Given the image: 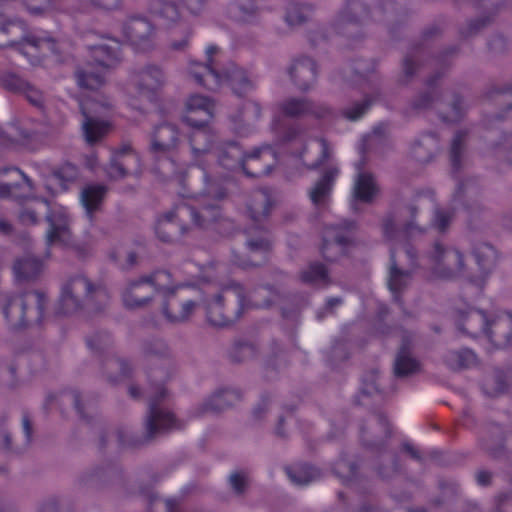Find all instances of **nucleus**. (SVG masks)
I'll list each match as a JSON object with an SVG mask.
<instances>
[{"mask_svg": "<svg viewBox=\"0 0 512 512\" xmlns=\"http://www.w3.org/2000/svg\"><path fill=\"white\" fill-rule=\"evenodd\" d=\"M224 193L216 191L214 184H208L206 194L200 195L195 199L197 207L191 204L177 206L175 212H170L162 216L156 226V233L163 241H170L172 234L176 230L174 217L183 220L187 216L192 218L193 223L199 227H206L209 223L215 221L219 216V209L216 203H210L213 200L223 198Z\"/></svg>", "mask_w": 512, "mask_h": 512, "instance_id": "nucleus-1", "label": "nucleus"}, {"mask_svg": "<svg viewBox=\"0 0 512 512\" xmlns=\"http://www.w3.org/2000/svg\"><path fill=\"white\" fill-rule=\"evenodd\" d=\"M43 213H46L49 222L48 244L67 243L70 238V220L66 207L59 204H50L36 197L27 198L19 219L24 225H34L38 221V215Z\"/></svg>", "mask_w": 512, "mask_h": 512, "instance_id": "nucleus-2", "label": "nucleus"}, {"mask_svg": "<svg viewBox=\"0 0 512 512\" xmlns=\"http://www.w3.org/2000/svg\"><path fill=\"white\" fill-rule=\"evenodd\" d=\"M213 140L214 136L210 140L202 142V144L205 145V151L200 152L198 157L192 153L193 159L198 165H201L202 159L212 160L217 158L221 166L228 170H235L238 168L244 169L245 163L249 160L260 159L264 162H268L269 160L274 162L276 160V154L269 146L258 147L253 149L250 153H244L234 142L223 143L212 149Z\"/></svg>", "mask_w": 512, "mask_h": 512, "instance_id": "nucleus-3", "label": "nucleus"}, {"mask_svg": "<svg viewBox=\"0 0 512 512\" xmlns=\"http://www.w3.org/2000/svg\"><path fill=\"white\" fill-rule=\"evenodd\" d=\"M416 228L411 224L407 226L405 232L396 230L393 223L388 222L384 225L385 237L389 240L397 239L399 247L391 249V267L389 273L388 286L390 291L396 297V294L405 287L410 280V272L407 267L414 265V254L412 248L405 242L406 235L414 234Z\"/></svg>", "mask_w": 512, "mask_h": 512, "instance_id": "nucleus-4", "label": "nucleus"}, {"mask_svg": "<svg viewBox=\"0 0 512 512\" xmlns=\"http://www.w3.org/2000/svg\"><path fill=\"white\" fill-rule=\"evenodd\" d=\"M462 321L465 332L472 337H485L496 347H505L512 339V316L508 313L489 320L483 312L471 310Z\"/></svg>", "mask_w": 512, "mask_h": 512, "instance_id": "nucleus-5", "label": "nucleus"}, {"mask_svg": "<svg viewBox=\"0 0 512 512\" xmlns=\"http://www.w3.org/2000/svg\"><path fill=\"white\" fill-rule=\"evenodd\" d=\"M216 52V47L209 46L206 49L208 64L191 62L188 68L190 76L199 84L208 89L219 88L227 80L229 85L237 94L248 92L252 88V83L248 80L245 72L236 66L230 67V72L226 79L222 78L215 70V64L211 56Z\"/></svg>", "mask_w": 512, "mask_h": 512, "instance_id": "nucleus-6", "label": "nucleus"}, {"mask_svg": "<svg viewBox=\"0 0 512 512\" xmlns=\"http://www.w3.org/2000/svg\"><path fill=\"white\" fill-rule=\"evenodd\" d=\"M213 113L214 103L208 97L192 95L186 100L183 121L194 128L190 136V145L196 157L200 152L205 151V145L202 142L213 137V131L205 127L213 117Z\"/></svg>", "mask_w": 512, "mask_h": 512, "instance_id": "nucleus-7", "label": "nucleus"}, {"mask_svg": "<svg viewBox=\"0 0 512 512\" xmlns=\"http://www.w3.org/2000/svg\"><path fill=\"white\" fill-rule=\"evenodd\" d=\"M120 45L116 40L107 39L92 46L93 61L84 70L77 73V81L81 87L95 90L105 81L109 68L114 67L120 60Z\"/></svg>", "mask_w": 512, "mask_h": 512, "instance_id": "nucleus-8", "label": "nucleus"}, {"mask_svg": "<svg viewBox=\"0 0 512 512\" xmlns=\"http://www.w3.org/2000/svg\"><path fill=\"white\" fill-rule=\"evenodd\" d=\"M112 106V102L98 92L87 94L80 100V108L84 116L82 129L88 143L99 141L110 131L111 123L99 117L108 115Z\"/></svg>", "mask_w": 512, "mask_h": 512, "instance_id": "nucleus-9", "label": "nucleus"}, {"mask_svg": "<svg viewBox=\"0 0 512 512\" xmlns=\"http://www.w3.org/2000/svg\"><path fill=\"white\" fill-rule=\"evenodd\" d=\"M105 296L104 290L94 288L86 277L77 275L63 284L56 312L60 315L73 314L88 305L92 298L101 299Z\"/></svg>", "mask_w": 512, "mask_h": 512, "instance_id": "nucleus-10", "label": "nucleus"}, {"mask_svg": "<svg viewBox=\"0 0 512 512\" xmlns=\"http://www.w3.org/2000/svg\"><path fill=\"white\" fill-rule=\"evenodd\" d=\"M428 267L434 278L452 279L464 266L463 255L456 249L436 243L427 257Z\"/></svg>", "mask_w": 512, "mask_h": 512, "instance_id": "nucleus-11", "label": "nucleus"}, {"mask_svg": "<svg viewBox=\"0 0 512 512\" xmlns=\"http://www.w3.org/2000/svg\"><path fill=\"white\" fill-rule=\"evenodd\" d=\"M0 31L23 38V42L21 43H18L15 40H11L5 44L4 47L16 48L24 55L34 56V54L38 51L42 52L43 54H45L46 51H50L52 53L56 52L55 41L49 37L46 32L33 33L29 36H25L24 27L21 23L18 22H9L0 28Z\"/></svg>", "mask_w": 512, "mask_h": 512, "instance_id": "nucleus-12", "label": "nucleus"}, {"mask_svg": "<svg viewBox=\"0 0 512 512\" xmlns=\"http://www.w3.org/2000/svg\"><path fill=\"white\" fill-rule=\"evenodd\" d=\"M165 82L163 72L157 67H147L134 73L126 86L129 104L137 107L136 100H151L152 92L161 87Z\"/></svg>", "mask_w": 512, "mask_h": 512, "instance_id": "nucleus-13", "label": "nucleus"}, {"mask_svg": "<svg viewBox=\"0 0 512 512\" xmlns=\"http://www.w3.org/2000/svg\"><path fill=\"white\" fill-rule=\"evenodd\" d=\"M44 295L40 292H29L10 300L4 310L5 317L13 327L19 328L26 324V318L35 313V320L40 321L44 307Z\"/></svg>", "mask_w": 512, "mask_h": 512, "instance_id": "nucleus-14", "label": "nucleus"}, {"mask_svg": "<svg viewBox=\"0 0 512 512\" xmlns=\"http://www.w3.org/2000/svg\"><path fill=\"white\" fill-rule=\"evenodd\" d=\"M352 227V223L343 222L339 227L325 229L321 250L326 259L333 261L345 253L351 241Z\"/></svg>", "mask_w": 512, "mask_h": 512, "instance_id": "nucleus-15", "label": "nucleus"}, {"mask_svg": "<svg viewBox=\"0 0 512 512\" xmlns=\"http://www.w3.org/2000/svg\"><path fill=\"white\" fill-rule=\"evenodd\" d=\"M124 34L131 44L140 50L146 51L154 44V28L146 19L129 20L124 26Z\"/></svg>", "mask_w": 512, "mask_h": 512, "instance_id": "nucleus-16", "label": "nucleus"}, {"mask_svg": "<svg viewBox=\"0 0 512 512\" xmlns=\"http://www.w3.org/2000/svg\"><path fill=\"white\" fill-rule=\"evenodd\" d=\"M140 167L139 157L130 147L126 146L114 154L107 168L110 179H120L128 173H138Z\"/></svg>", "mask_w": 512, "mask_h": 512, "instance_id": "nucleus-17", "label": "nucleus"}, {"mask_svg": "<svg viewBox=\"0 0 512 512\" xmlns=\"http://www.w3.org/2000/svg\"><path fill=\"white\" fill-rule=\"evenodd\" d=\"M153 285L149 279L140 277L128 283L123 292V302L129 308H137L146 304L153 296Z\"/></svg>", "mask_w": 512, "mask_h": 512, "instance_id": "nucleus-18", "label": "nucleus"}, {"mask_svg": "<svg viewBox=\"0 0 512 512\" xmlns=\"http://www.w3.org/2000/svg\"><path fill=\"white\" fill-rule=\"evenodd\" d=\"M181 424L174 418L169 411L157 407L155 401L150 403V415L146 423L149 436L157 433L178 429Z\"/></svg>", "mask_w": 512, "mask_h": 512, "instance_id": "nucleus-19", "label": "nucleus"}, {"mask_svg": "<svg viewBox=\"0 0 512 512\" xmlns=\"http://www.w3.org/2000/svg\"><path fill=\"white\" fill-rule=\"evenodd\" d=\"M337 168H330L309 190V198L316 207L328 205L336 177Z\"/></svg>", "mask_w": 512, "mask_h": 512, "instance_id": "nucleus-20", "label": "nucleus"}, {"mask_svg": "<svg viewBox=\"0 0 512 512\" xmlns=\"http://www.w3.org/2000/svg\"><path fill=\"white\" fill-rule=\"evenodd\" d=\"M178 141V133L174 126L163 124L154 130L151 140V151L156 155H164L173 150Z\"/></svg>", "mask_w": 512, "mask_h": 512, "instance_id": "nucleus-21", "label": "nucleus"}, {"mask_svg": "<svg viewBox=\"0 0 512 512\" xmlns=\"http://www.w3.org/2000/svg\"><path fill=\"white\" fill-rule=\"evenodd\" d=\"M196 306L197 304L192 300L171 296L164 307V314L171 322H182L192 315Z\"/></svg>", "mask_w": 512, "mask_h": 512, "instance_id": "nucleus-22", "label": "nucleus"}, {"mask_svg": "<svg viewBox=\"0 0 512 512\" xmlns=\"http://www.w3.org/2000/svg\"><path fill=\"white\" fill-rule=\"evenodd\" d=\"M291 78L301 89H307L315 80L316 66L310 58L296 61L290 68Z\"/></svg>", "mask_w": 512, "mask_h": 512, "instance_id": "nucleus-23", "label": "nucleus"}, {"mask_svg": "<svg viewBox=\"0 0 512 512\" xmlns=\"http://www.w3.org/2000/svg\"><path fill=\"white\" fill-rule=\"evenodd\" d=\"M378 193L373 176L366 172H358L353 185V197L361 202H371Z\"/></svg>", "mask_w": 512, "mask_h": 512, "instance_id": "nucleus-24", "label": "nucleus"}, {"mask_svg": "<svg viewBox=\"0 0 512 512\" xmlns=\"http://www.w3.org/2000/svg\"><path fill=\"white\" fill-rule=\"evenodd\" d=\"M105 194L106 188L102 185H88L82 190L80 200L88 215L100 208Z\"/></svg>", "mask_w": 512, "mask_h": 512, "instance_id": "nucleus-25", "label": "nucleus"}, {"mask_svg": "<svg viewBox=\"0 0 512 512\" xmlns=\"http://www.w3.org/2000/svg\"><path fill=\"white\" fill-rule=\"evenodd\" d=\"M13 271L17 280H29L42 271V263L34 257L25 256L15 262Z\"/></svg>", "mask_w": 512, "mask_h": 512, "instance_id": "nucleus-26", "label": "nucleus"}, {"mask_svg": "<svg viewBox=\"0 0 512 512\" xmlns=\"http://www.w3.org/2000/svg\"><path fill=\"white\" fill-rule=\"evenodd\" d=\"M300 277L307 284L322 286L329 283L327 270L319 264L310 265L301 272Z\"/></svg>", "mask_w": 512, "mask_h": 512, "instance_id": "nucleus-27", "label": "nucleus"}, {"mask_svg": "<svg viewBox=\"0 0 512 512\" xmlns=\"http://www.w3.org/2000/svg\"><path fill=\"white\" fill-rule=\"evenodd\" d=\"M207 317L209 322L214 326H225L233 320L225 315L221 304V296L216 297L207 306Z\"/></svg>", "mask_w": 512, "mask_h": 512, "instance_id": "nucleus-28", "label": "nucleus"}, {"mask_svg": "<svg viewBox=\"0 0 512 512\" xmlns=\"http://www.w3.org/2000/svg\"><path fill=\"white\" fill-rule=\"evenodd\" d=\"M289 479L296 485H307L317 476V472L310 466H298L286 470Z\"/></svg>", "mask_w": 512, "mask_h": 512, "instance_id": "nucleus-29", "label": "nucleus"}, {"mask_svg": "<svg viewBox=\"0 0 512 512\" xmlns=\"http://www.w3.org/2000/svg\"><path fill=\"white\" fill-rule=\"evenodd\" d=\"M418 369V362L410 357L405 349H402L395 361V373L398 376H406Z\"/></svg>", "mask_w": 512, "mask_h": 512, "instance_id": "nucleus-30", "label": "nucleus"}, {"mask_svg": "<svg viewBox=\"0 0 512 512\" xmlns=\"http://www.w3.org/2000/svg\"><path fill=\"white\" fill-rule=\"evenodd\" d=\"M310 8L303 5L292 4L287 8L286 22L290 26H295L303 23L310 16Z\"/></svg>", "mask_w": 512, "mask_h": 512, "instance_id": "nucleus-31", "label": "nucleus"}, {"mask_svg": "<svg viewBox=\"0 0 512 512\" xmlns=\"http://www.w3.org/2000/svg\"><path fill=\"white\" fill-rule=\"evenodd\" d=\"M28 12L33 15H47L56 9L54 0H23Z\"/></svg>", "mask_w": 512, "mask_h": 512, "instance_id": "nucleus-32", "label": "nucleus"}, {"mask_svg": "<svg viewBox=\"0 0 512 512\" xmlns=\"http://www.w3.org/2000/svg\"><path fill=\"white\" fill-rule=\"evenodd\" d=\"M475 361L472 351L465 349L460 352H451L447 356L448 364L453 368L468 367Z\"/></svg>", "mask_w": 512, "mask_h": 512, "instance_id": "nucleus-33", "label": "nucleus"}, {"mask_svg": "<svg viewBox=\"0 0 512 512\" xmlns=\"http://www.w3.org/2000/svg\"><path fill=\"white\" fill-rule=\"evenodd\" d=\"M27 83L16 74L8 72L0 74V84L8 90L22 93L27 87Z\"/></svg>", "mask_w": 512, "mask_h": 512, "instance_id": "nucleus-34", "label": "nucleus"}, {"mask_svg": "<svg viewBox=\"0 0 512 512\" xmlns=\"http://www.w3.org/2000/svg\"><path fill=\"white\" fill-rule=\"evenodd\" d=\"M155 14L167 23L175 22L179 18L178 8L171 2L159 3L155 8Z\"/></svg>", "mask_w": 512, "mask_h": 512, "instance_id": "nucleus-35", "label": "nucleus"}, {"mask_svg": "<svg viewBox=\"0 0 512 512\" xmlns=\"http://www.w3.org/2000/svg\"><path fill=\"white\" fill-rule=\"evenodd\" d=\"M153 285V293L155 291L166 292L171 289V277L166 271H158L150 276H146Z\"/></svg>", "mask_w": 512, "mask_h": 512, "instance_id": "nucleus-36", "label": "nucleus"}, {"mask_svg": "<svg viewBox=\"0 0 512 512\" xmlns=\"http://www.w3.org/2000/svg\"><path fill=\"white\" fill-rule=\"evenodd\" d=\"M281 110L285 115L298 116L308 112L310 105L303 100L290 99L282 104Z\"/></svg>", "mask_w": 512, "mask_h": 512, "instance_id": "nucleus-37", "label": "nucleus"}, {"mask_svg": "<svg viewBox=\"0 0 512 512\" xmlns=\"http://www.w3.org/2000/svg\"><path fill=\"white\" fill-rule=\"evenodd\" d=\"M248 248L250 251V257H254L257 254L264 257L270 248V242L264 238L259 240H249Z\"/></svg>", "mask_w": 512, "mask_h": 512, "instance_id": "nucleus-38", "label": "nucleus"}, {"mask_svg": "<svg viewBox=\"0 0 512 512\" xmlns=\"http://www.w3.org/2000/svg\"><path fill=\"white\" fill-rule=\"evenodd\" d=\"M370 104V100H365L363 103H357L354 106L347 108L344 111V115L347 119L355 121L366 112Z\"/></svg>", "mask_w": 512, "mask_h": 512, "instance_id": "nucleus-39", "label": "nucleus"}, {"mask_svg": "<svg viewBox=\"0 0 512 512\" xmlns=\"http://www.w3.org/2000/svg\"><path fill=\"white\" fill-rule=\"evenodd\" d=\"M260 116V107L254 102H247L242 112V119L251 123Z\"/></svg>", "mask_w": 512, "mask_h": 512, "instance_id": "nucleus-40", "label": "nucleus"}, {"mask_svg": "<svg viewBox=\"0 0 512 512\" xmlns=\"http://www.w3.org/2000/svg\"><path fill=\"white\" fill-rule=\"evenodd\" d=\"M452 219L450 212L437 210L434 215L433 225L439 231H444Z\"/></svg>", "mask_w": 512, "mask_h": 512, "instance_id": "nucleus-41", "label": "nucleus"}, {"mask_svg": "<svg viewBox=\"0 0 512 512\" xmlns=\"http://www.w3.org/2000/svg\"><path fill=\"white\" fill-rule=\"evenodd\" d=\"M22 93L25 95V97L31 104L38 107L42 105L43 95L41 91H39L29 83H27V87H25Z\"/></svg>", "mask_w": 512, "mask_h": 512, "instance_id": "nucleus-42", "label": "nucleus"}, {"mask_svg": "<svg viewBox=\"0 0 512 512\" xmlns=\"http://www.w3.org/2000/svg\"><path fill=\"white\" fill-rule=\"evenodd\" d=\"M229 481H230V484H231L232 488L237 493L243 492V490H244V488H245V486L247 484V478L242 473H234V474H232L230 476V478H229Z\"/></svg>", "mask_w": 512, "mask_h": 512, "instance_id": "nucleus-43", "label": "nucleus"}, {"mask_svg": "<svg viewBox=\"0 0 512 512\" xmlns=\"http://www.w3.org/2000/svg\"><path fill=\"white\" fill-rule=\"evenodd\" d=\"M232 396V393L229 391L221 392L217 395H215L212 398V402H215V405H211L210 409L212 410H220L223 409L227 405V401Z\"/></svg>", "mask_w": 512, "mask_h": 512, "instance_id": "nucleus-44", "label": "nucleus"}, {"mask_svg": "<svg viewBox=\"0 0 512 512\" xmlns=\"http://www.w3.org/2000/svg\"><path fill=\"white\" fill-rule=\"evenodd\" d=\"M92 6L111 10L120 5V0H87Z\"/></svg>", "mask_w": 512, "mask_h": 512, "instance_id": "nucleus-45", "label": "nucleus"}, {"mask_svg": "<svg viewBox=\"0 0 512 512\" xmlns=\"http://www.w3.org/2000/svg\"><path fill=\"white\" fill-rule=\"evenodd\" d=\"M5 133L8 135L12 143L21 142L23 139L27 137V135L20 132L15 125L9 126Z\"/></svg>", "mask_w": 512, "mask_h": 512, "instance_id": "nucleus-46", "label": "nucleus"}, {"mask_svg": "<svg viewBox=\"0 0 512 512\" xmlns=\"http://www.w3.org/2000/svg\"><path fill=\"white\" fill-rule=\"evenodd\" d=\"M57 185H59V186H60V190H61V191H64V190L68 189V184H67V183H64V182L62 181L61 176H60L59 174H54V175L50 178V180H49V183H48L47 187H48V189H50L52 186H57ZM58 191H59V189H57V188H54V189H53V192H58Z\"/></svg>", "mask_w": 512, "mask_h": 512, "instance_id": "nucleus-47", "label": "nucleus"}, {"mask_svg": "<svg viewBox=\"0 0 512 512\" xmlns=\"http://www.w3.org/2000/svg\"><path fill=\"white\" fill-rule=\"evenodd\" d=\"M461 142H462V136L461 135H457L455 137V139L453 140V143H452V148H451V159H452V162L454 165L457 164V161H458V155L460 153V147H461Z\"/></svg>", "mask_w": 512, "mask_h": 512, "instance_id": "nucleus-48", "label": "nucleus"}, {"mask_svg": "<svg viewBox=\"0 0 512 512\" xmlns=\"http://www.w3.org/2000/svg\"><path fill=\"white\" fill-rule=\"evenodd\" d=\"M17 188H18V186H11L8 184H0V197L13 196L15 198H19V195L16 193Z\"/></svg>", "mask_w": 512, "mask_h": 512, "instance_id": "nucleus-49", "label": "nucleus"}, {"mask_svg": "<svg viewBox=\"0 0 512 512\" xmlns=\"http://www.w3.org/2000/svg\"><path fill=\"white\" fill-rule=\"evenodd\" d=\"M314 146H317V148L321 151V154H322V158L320 161H317V162H311L308 164V166L310 168H316L320 165V163L327 157V154H326V144L324 141L320 140V141H316L313 143Z\"/></svg>", "mask_w": 512, "mask_h": 512, "instance_id": "nucleus-50", "label": "nucleus"}, {"mask_svg": "<svg viewBox=\"0 0 512 512\" xmlns=\"http://www.w3.org/2000/svg\"><path fill=\"white\" fill-rule=\"evenodd\" d=\"M232 292L237 297L239 305L241 306V308H243V307L248 305V303H246V296L244 294V290H243V288L241 286H239V285L234 286L233 289H232Z\"/></svg>", "mask_w": 512, "mask_h": 512, "instance_id": "nucleus-51", "label": "nucleus"}, {"mask_svg": "<svg viewBox=\"0 0 512 512\" xmlns=\"http://www.w3.org/2000/svg\"><path fill=\"white\" fill-rule=\"evenodd\" d=\"M265 290L264 289H261V290H258V291H255L253 292L250 296H249V299L251 300L252 302V305L255 306V307H263V306H267L269 305V302H261L259 301L258 299V296L264 294Z\"/></svg>", "mask_w": 512, "mask_h": 512, "instance_id": "nucleus-52", "label": "nucleus"}, {"mask_svg": "<svg viewBox=\"0 0 512 512\" xmlns=\"http://www.w3.org/2000/svg\"><path fill=\"white\" fill-rule=\"evenodd\" d=\"M10 435L6 428L0 427V446L9 447Z\"/></svg>", "mask_w": 512, "mask_h": 512, "instance_id": "nucleus-53", "label": "nucleus"}, {"mask_svg": "<svg viewBox=\"0 0 512 512\" xmlns=\"http://www.w3.org/2000/svg\"><path fill=\"white\" fill-rule=\"evenodd\" d=\"M476 478L480 485H486L489 483L491 475L488 472L481 471L477 473Z\"/></svg>", "mask_w": 512, "mask_h": 512, "instance_id": "nucleus-54", "label": "nucleus"}, {"mask_svg": "<svg viewBox=\"0 0 512 512\" xmlns=\"http://www.w3.org/2000/svg\"><path fill=\"white\" fill-rule=\"evenodd\" d=\"M174 163L170 160H166L161 164V169L164 173L170 172L172 170L173 174H176V172L173 170Z\"/></svg>", "mask_w": 512, "mask_h": 512, "instance_id": "nucleus-55", "label": "nucleus"}, {"mask_svg": "<svg viewBox=\"0 0 512 512\" xmlns=\"http://www.w3.org/2000/svg\"><path fill=\"white\" fill-rule=\"evenodd\" d=\"M22 425H23L24 433H25L27 439L29 440L30 434H31V427H30V422L26 417L23 418Z\"/></svg>", "mask_w": 512, "mask_h": 512, "instance_id": "nucleus-56", "label": "nucleus"}, {"mask_svg": "<svg viewBox=\"0 0 512 512\" xmlns=\"http://www.w3.org/2000/svg\"><path fill=\"white\" fill-rule=\"evenodd\" d=\"M14 171L16 173L20 174L23 177L25 188H27L29 191H32L33 190V186H32L31 181L29 180V178L26 177V175H24L21 171H19L17 169H14Z\"/></svg>", "mask_w": 512, "mask_h": 512, "instance_id": "nucleus-57", "label": "nucleus"}, {"mask_svg": "<svg viewBox=\"0 0 512 512\" xmlns=\"http://www.w3.org/2000/svg\"><path fill=\"white\" fill-rule=\"evenodd\" d=\"M10 229H11L10 224L6 220L0 218V232L8 233L10 231Z\"/></svg>", "mask_w": 512, "mask_h": 512, "instance_id": "nucleus-58", "label": "nucleus"}, {"mask_svg": "<svg viewBox=\"0 0 512 512\" xmlns=\"http://www.w3.org/2000/svg\"><path fill=\"white\" fill-rule=\"evenodd\" d=\"M186 45H187V39H186V38H185V39H183V40H181L180 42H173V43L171 44V46H172V48H173L174 50H181V49H183Z\"/></svg>", "mask_w": 512, "mask_h": 512, "instance_id": "nucleus-59", "label": "nucleus"}, {"mask_svg": "<svg viewBox=\"0 0 512 512\" xmlns=\"http://www.w3.org/2000/svg\"><path fill=\"white\" fill-rule=\"evenodd\" d=\"M298 130L295 129V128H292L290 129L288 132H287V135H286V141H290V140H293L296 135L298 134Z\"/></svg>", "mask_w": 512, "mask_h": 512, "instance_id": "nucleus-60", "label": "nucleus"}, {"mask_svg": "<svg viewBox=\"0 0 512 512\" xmlns=\"http://www.w3.org/2000/svg\"><path fill=\"white\" fill-rule=\"evenodd\" d=\"M341 302H342V301H341V299H340V298H331V299H329V300L327 301V306H328L329 308H332V307H334V306H336V305L341 304Z\"/></svg>", "mask_w": 512, "mask_h": 512, "instance_id": "nucleus-61", "label": "nucleus"}, {"mask_svg": "<svg viewBox=\"0 0 512 512\" xmlns=\"http://www.w3.org/2000/svg\"><path fill=\"white\" fill-rule=\"evenodd\" d=\"M407 450L412 454L413 457L417 458L418 455L416 454V452L413 451V449L410 447V446H407L406 447Z\"/></svg>", "mask_w": 512, "mask_h": 512, "instance_id": "nucleus-62", "label": "nucleus"}, {"mask_svg": "<svg viewBox=\"0 0 512 512\" xmlns=\"http://www.w3.org/2000/svg\"><path fill=\"white\" fill-rule=\"evenodd\" d=\"M270 172V165H267V167L263 170V174H268Z\"/></svg>", "mask_w": 512, "mask_h": 512, "instance_id": "nucleus-63", "label": "nucleus"}, {"mask_svg": "<svg viewBox=\"0 0 512 512\" xmlns=\"http://www.w3.org/2000/svg\"><path fill=\"white\" fill-rule=\"evenodd\" d=\"M485 250L487 251L488 254H493V249L491 247H485Z\"/></svg>", "mask_w": 512, "mask_h": 512, "instance_id": "nucleus-64", "label": "nucleus"}]
</instances>
